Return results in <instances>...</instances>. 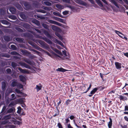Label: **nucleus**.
<instances>
[{
    "mask_svg": "<svg viewBox=\"0 0 128 128\" xmlns=\"http://www.w3.org/2000/svg\"><path fill=\"white\" fill-rule=\"evenodd\" d=\"M18 70L20 71V72L22 73L25 74L28 73V71L26 70H25L22 69L20 67H19L18 68Z\"/></svg>",
    "mask_w": 128,
    "mask_h": 128,
    "instance_id": "14",
    "label": "nucleus"
},
{
    "mask_svg": "<svg viewBox=\"0 0 128 128\" xmlns=\"http://www.w3.org/2000/svg\"><path fill=\"white\" fill-rule=\"evenodd\" d=\"M55 19L57 21L61 22H63V19H62L57 17H55Z\"/></svg>",
    "mask_w": 128,
    "mask_h": 128,
    "instance_id": "32",
    "label": "nucleus"
},
{
    "mask_svg": "<svg viewBox=\"0 0 128 128\" xmlns=\"http://www.w3.org/2000/svg\"><path fill=\"white\" fill-rule=\"evenodd\" d=\"M62 14L64 15H66L68 14V12L67 11H65L63 12Z\"/></svg>",
    "mask_w": 128,
    "mask_h": 128,
    "instance_id": "62",
    "label": "nucleus"
},
{
    "mask_svg": "<svg viewBox=\"0 0 128 128\" xmlns=\"http://www.w3.org/2000/svg\"><path fill=\"white\" fill-rule=\"evenodd\" d=\"M6 105H4L3 106V107L2 109V110L1 111V113H3V112H4V111H5V110H6Z\"/></svg>",
    "mask_w": 128,
    "mask_h": 128,
    "instance_id": "54",
    "label": "nucleus"
},
{
    "mask_svg": "<svg viewBox=\"0 0 128 128\" xmlns=\"http://www.w3.org/2000/svg\"><path fill=\"white\" fill-rule=\"evenodd\" d=\"M110 121L108 122V128H112V118H109Z\"/></svg>",
    "mask_w": 128,
    "mask_h": 128,
    "instance_id": "16",
    "label": "nucleus"
},
{
    "mask_svg": "<svg viewBox=\"0 0 128 128\" xmlns=\"http://www.w3.org/2000/svg\"><path fill=\"white\" fill-rule=\"evenodd\" d=\"M33 47L36 49H37L39 50H40L41 49V48L39 46H38L36 44H34V46H33Z\"/></svg>",
    "mask_w": 128,
    "mask_h": 128,
    "instance_id": "41",
    "label": "nucleus"
},
{
    "mask_svg": "<svg viewBox=\"0 0 128 128\" xmlns=\"http://www.w3.org/2000/svg\"><path fill=\"white\" fill-rule=\"evenodd\" d=\"M120 126L122 128H128V126L126 125H124L123 126L122 124L120 125Z\"/></svg>",
    "mask_w": 128,
    "mask_h": 128,
    "instance_id": "64",
    "label": "nucleus"
},
{
    "mask_svg": "<svg viewBox=\"0 0 128 128\" xmlns=\"http://www.w3.org/2000/svg\"><path fill=\"white\" fill-rule=\"evenodd\" d=\"M53 14L55 16H58L62 18H63V16L58 12H53Z\"/></svg>",
    "mask_w": 128,
    "mask_h": 128,
    "instance_id": "24",
    "label": "nucleus"
},
{
    "mask_svg": "<svg viewBox=\"0 0 128 128\" xmlns=\"http://www.w3.org/2000/svg\"><path fill=\"white\" fill-rule=\"evenodd\" d=\"M119 36L121 38L123 39H125L126 40H127L128 38L126 36H120L119 35Z\"/></svg>",
    "mask_w": 128,
    "mask_h": 128,
    "instance_id": "59",
    "label": "nucleus"
},
{
    "mask_svg": "<svg viewBox=\"0 0 128 128\" xmlns=\"http://www.w3.org/2000/svg\"><path fill=\"white\" fill-rule=\"evenodd\" d=\"M48 21L50 23L57 25L59 26H61L62 25V24L52 20L49 19L48 20Z\"/></svg>",
    "mask_w": 128,
    "mask_h": 128,
    "instance_id": "2",
    "label": "nucleus"
},
{
    "mask_svg": "<svg viewBox=\"0 0 128 128\" xmlns=\"http://www.w3.org/2000/svg\"><path fill=\"white\" fill-rule=\"evenodd\" d=\"M42 86H39L36 85L35 89L36 90L37 92H38L42 89Z\"/></svg>",
    "mask_w": 128,
    "mask_h": 128,
    "instance_id": "34",
    "label": "nucleus"
},
{
    "mask_svg": "<svg viewBox=\"0 0 128 128\" xmlns=\"http://www.w3.org/2000/svg\"><path fill=\"white\" fill-rule=\"evenodd\" d=\"M3 38L4 40L6 42H9L10 40V38L8 36H4Z\"/></svg>",
    "mask_w": 128,
    "mask_h": 128,
    "instance_id": "18",
    "label": "nucleus"
},
{
    "mask_svg": "<svg viewBox=\"0 0 128 128\" xmlns=\"http://www.w3.org/2000/svg\"><path fill=\"white\" fill-rule=\"evenodd\" d=\"M15 91L18 94H22V92L20 91V90L17 88H16Z\"/></svg>",
    "mask_w": 128,
    "mask_h": 128,
    "instance_id": "50",
    "label": "nucleus"
},
{
    "mask_svg": "<svg viewBox=\"0 0 128 128\" xmlns=\"http://www.w3.org/2000/svg\"><path fill=\"white\" fill-rule=\"evenodd\" d=\"M19 77L20 81L22 82H24L25 78L24 76L20 75L19 76Z\"/></svg>",
    "mask_w": 128,
    "mask_h": 128,
    "instance_id": "28",
    "label": "nucleus"
},
{
    "mask_svg": "<svg viewBox=\"0 0 128 128\" xmlns=\"http://www.w3.org/2000/svg\"><path fill=\"white\" fill-rule=\"evenodd\" d=\"M15 40L19 42L22 43L23 42V39L21 38H16Z\"/></svg>",
    "mask_w": 128,
    "mask_h": 128,
    "instance_id": "22",
    "label": "nucleus"
},
{
    "mask_svg": "<svg viewBox=\"0 0 128 128\" xmlns=\"http://www.w3.org/2000/svg\"><path fill=\"white\" fill-rule=\"evenodd\" d=\"M98 90V88H94L90 92V94L88 95L89 97H91L93 94L95 93Z\"/></svg>",
    "mask_w": 128,
    "mask_h": 128,
    "instance_id": "7",
    "label": "nucleus"
},
{
    "mask_svg": "<svg viewBox=\"0 0 128 128\" xmlns=\"http://www.w3.org/2000/svg\"><path fill=\"white\" fill-rule=\"evenodd\" d=\"M8 18L13 20H16L17 18L16 16L14 15L10 16H9Z\"/></svg>",
    "mask_w": 128,
    "mask_h": 128,
    "instance_id": "39",
    "label": "nucleus"
},
{
    "mask_svg": "<svg viewBox=\"0 0 128 128\" xmlns=\"http://www.w3.org/2000/svg\"><path fill=\"white\" fill-rule=\"evenodd\" d=\"M118 98L120 100H122L124 101V100H127V98L125 97H124L122 95H118Z\"/></svg>",
    "mask_w": 128,
    "mask_h": 128,
    "instance_id": "10",
    "label": "nucleus"
},
{
    "mask_svg": "<svg viewBox=\"0 0 128 128\" xmlns=\"http://www.w3.org/2000/svg\"><path fill=\"white\" fill-rule=\"evenodd\" d=\"M42 39L49 44L51 45L52 44V42L51 40L46 37H43Z\"/></svg>",
    "mask_w": 128,
    "mask_h": 128,
    "instance_id": "8",
    "label": "nucleus"
},
{
    "mask_svg": "<svg viewBox=\"0 0 128 128\" xmlns=\"http://www.w3.org/2000/svg\"><path fill=\"white\" fill-rule=\"evenodd\" d=\"M56 8L62 10L64 8V7L63 6L59 4H56Z\"/></svg>",
    "mask_w": 128,
    "mask_h": 128,
    "instance_id": "23",
    "label": "nucleus"
},
{
    "mask_svg": "<svg viewBox=\"0 0 128 128\" xmlns=\"http://www.w3.org/2000/svg\"><path fill=\"white\" fill-rule=\"evenodd\" d=\"M32 51L34 52H35L37 54H40V52L38 51H37L34 49H32Z\"/></svg>",
    "mask_w": 128,
    "mask_h": 128,
    "instance_id": "58",
    "label": "nucleus"
},
{
    "mask_svg": "<svg viewBox=\"0 0 128 128\" xmlns=\"http://www.w3.org/2000/svg\"><path fill=\"white\" fill-rule=\"evenodd\" d=\"M53 50L55 51V52H56L57 54H58L61 55V56H62L63 54L62 53V52L58 50L56 48H54V49H53Z\"/></svg>",
    "mask_w": 128,
    "mask_h": 128,
    "instance_id": "20",
    "label": "nucleus"
},
{
    "mask_svg": "<svg viewBox=\"0 0 128 128\" xmlns=\"http://www.w3.org/2000/svg\"><path fill=\"white\" fill-rule=\"evenodd\" d=\"M2 57H4L9 58L10 57V55L8 54H2Z\"/></svg>",
    "mask_w": 128,
    "mask_h": 128,
    "instance_id": "43",
    "label": "nucleus"
},
{
    "mask_svg": "<svg viewBox=\"0 0 128 128\" xmlns=\"http://www.w3.org/2000/svg\"><path fill=\"white\" fill-rule=\"evenodd\" d=\"M55 40L56 43L58 44L59 45L63 46L64 45L60 41L58 40L57 39L55 38Z\"/></svg>",
    "mask_w": 128,
    "mask_h": 128,
    "instance_id": "33",
    "label": "nucleus"
},
{
    "mask_svg": "<svg viewBox=\"0 0 128 128\" xmlns=\"http://www.w3.org/2000/svg\"><path fill=\"white\" fill-rule=\"evenodd\" d=\"M11 116L10 114L8 115L4 116L3 117V118L4 120H8L10 118Z\"/></svg>",
    "mask_w": 128,
    "mask_h": 128,
    "instance_id": "27",
    "label": "nucleus"
},
{
    "mask_svg": "<svg viewBox=\"0 0 128 128\" xmlns=\"http://www.w3.org/2000/svg\"><path fill=\"white\" fill-rule=\"evenodd\" d=\"M42 4H44L48 6H50L52 5V4L51 2L48 1H44L43 2Z\"/></svg>",
    "mask_w": 128,
    "mask_h": 128,
    "instance_id": "25",
    "label": "nucleus"
},
{
    "mask_svg": "<svg viewBox=\"0 0 128 128\" xmlns=\"http://www.w3.org/2000/svg\"><path fill=\"white\" fill-rule=\"evenodd\" d=\"M38 42L44 48H49V46L43 41L40 40L38 41Z\"/></svg>",
    "mask_w": 128,
    "mask_h": 128,
    "instance_id": "1",
    "label": "nucleus"
},
{
    "mask_svg": "<svg viewBox=\"0 0 128 128\" xmlns=\"http://www.w3.org/2000/svg\"><path fill=\"white\" fill-rule=\"evenodd\" d=\"M58 126L59 128H63V127L60 123H58Z\"/></svg>",
    "mask_w": 128,
    "mask_h": 128,
    "instance_id": "63",
    "label": "nucleus"
},
{
    "mask_svg": "<svg viewBox=\"0 0 128 128\" xmlns=\"http://www.w3.org/2000/svg\"><path fill=\"white\" fill-rule=\"evenodd\" d=\"M16 87L17 88H19L21 89L23 88V86L22 84L18 83Z\"/></svg>",
    "mask_w": 128,
    "mask_h": 128,
    "instance_id": "38",
    "label": "nucleus"
},
{
    "mask_svg": "<svg viewBox=\"0 0 128 128\" xmlns=\"http://www.w3.org/2000/svg\"><path fill=\"white\" fill-rule=\"evenodd\" d=\"M8 127L9 128H16V126L13 124L8 125Z\"/></svg>",
    "mask_w": 128,
    "mask_h": 128,
    "instance_id": "52",
    "label": "nucleus"
},
{
    "mask_svg": "<svg viewBox=\"0 0 128 128\" xmlns=\"http://www.w3.org/2000/svg\"><path fill=\"white\" fill-rule=\"evenodd\" d=\"M37 12L43 13H46V11L41 9H40L37 10Z\"/></svg>",
    "mask_w": 128,
    "mask_h": 128,
    "instance_id": "44",
    "label": "nucleus"
},
{
    "mask_svg": "<svg viewBox=\"0 0 128 128\" xmlns=\"http://www.w3.org/2000/svg\"><path fill=\"white\" fill-rule=\"evenodd\" d=\"M2 88L3 90H4L6 89V83L5 82L3 81L2 82Z\"/></svg>",
    "mask_w": 128,
    "mask_h": 128,
    "instance_id": "12",
    "label": "nucleus"
},
{
    "mask_svg": "<svg viewBox=\"0 0 128 128\" xmlns=\"http://www.w3.org/2000/svg\"><path fill=\"white\" fill-rule=\"evenodd\" d=\"M24 5L25 7L27 10L30 9L31 8V7L30 4L27 2H25L24 4Z\"/></svg>",
    "mask_w": 128,
    "mask_h": 128,
    "instance_id": "6",
    "label": "nucleus"
},
{
    "mask_svg": "<svg viewBox=\"0 0 128 128\" xmlns=\"http://www.w3.org/2000/svg\"><path fill=\"white\" fill-rule=\"evenodd\" d=\"M0 22L3 24L6 25H8L10 24V23L8 22L5 20H0Z\"/></svg>",
    "mask_w": 128,
    "mask_h": 128,
    "instance_id": "15",
    "label": "nucleus"
},
{
    "mask_svg": "<svg viewBox=\"0 0 128 128\" xmlns=\"http://www.w3.org/2000/svg\"><path fill=\"white\" fill-rule=\"evenodd\" d=\"M14 103L13 102H11L8 105V107H12V106L14 105Z\"/></svg>",
    "mask_w": 128,
    "mask_h": 128,
    "instance_id": "61",
    "label": "nucleus"
},
{
    "mask_svg": "<svg viewBox=\"0 0 128 128\" xmlns=\"http://www.w3.org/2000/svg\"><path fill=\"white\" fill-rule=\"evenodd\" d=\"M56 71L60 72H64L67 71V70L64 69L62 68H58L56 70Z\"/></svg>",
    "mask_w": 128,
    "mask_h": 128,
    "instance_id": "21",
    "label": "nucleus"
},
{
    "mask_svg": "<svg viewBox=\"0 0 128 128\" xmlns=\"http://www.w3.org/2000/svg\"><path fill=\"white\" fill-rule=\"evenodd\" d=\"M11 48L14 50H16L17 49L16 46L14 45H12L10 46Z\"/></svg>",
    "mask_w": 128,
    "mask_h": 128,
    "instance_id": "48",
    "label": "nucleus"
},
{
    "mask_svg": "<svg viewBox=\"0 0 128 128\" xmlns=\"http://www.w3.org/2000/svg\"><path fill=\"white\" fill-rule=\"evenodd\" d=\"M13 111V109L11 108L8 109L7 111L6 114L8 113H10L12 112Z\"/></svg>",
    "mask_w": 128,
    "mask_h": 128,
    "instance_id": "47",
    "label": "nucleus"
},
{
    "mask_svg": "<svg viewBox=\"0 0 128 128\" xmlns=\"http://www.w3.org/2000/svg\"><path fill=\"white\" fill-rule=\"evenodd\" d=\"M97 3L99 4H100L101 6H103L102 3L100 0H96Z\"/></svg>",
    "mask_w": 128,
    "mask_h": 128,
    "instance_id": "49",
    "label": "nucleus"
},
{
    "mask_svg": "<svg viewBox=\"0 0 128 128\" xmlns=\"http://www.w3.org/2000/svg\"><path fill=\"white\" fill-rule=\"evenodd\" d=\"M9 10L12 14H15L16 12V9L13 7H10L9 8Z\"/></svg>",
    "mask_w": 128,
    "mask_h": 128,
    "instance_id": "9",
    "label": "nucleus"
},
{
    "mask_svg": "<svg viewBox=\"0 0 128 128\" xmlns=\"http://www.w3.org/2000/svg\"><path fill=\"white\" fill-rule=\"evenodd\" d=\"M18 82L16 81H13L11 83V86L12 87H14L17 86Z\"/></svg>",
    "mask_w": 128,
    "mask_h": 128,
    "instance_id": "19",
    "label": "nucleus"
},
{
    "mask_svg": "<svg viewBox=\"0 0 128 128\" xmlns=\"http://www.w3.org/2000/svg\"><path fill=\"white\" fill-rule=\"evenodd\" d=\"M92 86V84H90V85L89 87L88 88V89L86 90L83 92L82 93L84 94V93H86L87 92L88 90H90V89L91 88V87Z\"/></svg>",
    "mask_w": 128,
    "mask_h": 128,
    "instance_id": "53",
    "label": "nucleus"
},
{
    "mask_svg": "<svg viewBox=\"0 0 128 128\" xmlns=\"http://www.w3.org/2000/svg\"><path fill=\"white\" fill-rule=\"evenodd\" d=\"M15 6L17 8L18 10H22L23 9L21 6L19 4H16Z\"/></svg>",
    "mask_w": 128,
    "mask_h": 128,
    "instance_id": "17",
    "label": "nucleus"
},
{
    "mask_svg": "<svg viewBox=\"0 0 128 128\" xmlns=\"http://www.w3.org/2000/svg\"><path fill=\"white\" fill-rule=\"evenodd\" d=\"M51 28L53 30L56 32H60L61 30L60 28L54 25H52Z\"/></svg>",
    "mask_w": 128,
    "mask_h": 128,
    "instance_id": "5",
    "label": "nucleus"
},
{
    "mask_svg": "<svg viewBox=\"0 0 128 128\" xmlns=\"http://www.w3.org/2000/svg\"><path fill=\"white\" fill-rule=\"evenodd\" d=\"M32 6L35 8H39L40 6L38 3L36 2H33L32 4Z\"/></svg>",
    "mask_w": 128,
    "mask_h": 128,
    "instance_id": "29",
    "label": "nucleus"
},
{
    "mask_svg": "<svg viewBox=\"0 0 128 128\" xmlns=\"http://www.w3.org/2000/svg\"><path fill=\"white\" fill-rule=\"evenodd\" d=\"M20 17L23 19H25L26 18V16L25 14L22 12L20 13Z\"/></svg>",
    "mask_w": 128,
    "mask_h": 128,
    "instance_id": "26",
    "label": "nucleus"
},
{
    "mask_svg": "<svg viewBox=\"0 0 128 128\" xmlns=\"http://www.w3.org/2000/svg\"><path fill=\"white\" fill-rule=\"evenodd\" d=\"M15 29L20 32L22 33L24 32L23 30L19 27H16Z\"/></svg>",
    "mask_w": 128,
    "mask_h": 128,
    "instance_id": "36",
    "label": "nucleus"
},
{
    "mask_svg": "<svg viewBox=\"0 0 128 128\" xmlns=\"http://www.w3.org/2000/svg\"><path fill=\"white\" fill-rule=\"evenodd\" d=\"M56 108L58 110V111L56 112V113L54 114V115H53V117H55L56 116H57L58 115L59 113V110L58 109L57 107H56Z\"/></svg>",
    "mask_w": 128,
    "mask_h": 128,
    "instance_id": "55",
    "label": "nucleus"
},
{
    "mask_svg": "<svg viewBox=\"0 0 128 128\" xmlns=\"http://www.w3.org/2000/svg\"><path fill=\"white\" fill-rule=\"evenodd\" d=\"M10 54L12 55H16L18 54L15 51L11 52Z\"/></svg>",
    "mask_w": 128,
    "mask_h": 128,
    "instance_id": "51",
    "label": "nucleus"
},
{
    "mask_svg": "<svg viewBox=\"0 0 128 128\" xmlns=\"http://www.w3.org/2000/svg\"><path fill=\"white\" fill-rule=\"evenodd\" d=\"M111 0V2L112 3L116 6L118 8H119V6L118 5L114 0Z\"/></svg>",
    "mask_w": 128,
    "mask_h": 128,
    "instance_id": "35",
    "label": "nucleus"
},
{
    "mask_svg": "<svg viewBox=\"0 0 128 128\" xmlns=\"http://www.w3.org/2000/svg\"><path fill=\"white\" fill-rule=\"evenodd\" d=\"M21 52L24 55L28 56L30 54V52L26 50H21Z\"/></svg>",
    "mask_w": 128,
    "mask_h": 128,
    "instance_id": "11",
    "label": "nucleus"
},
{
    "mask_svg": "<svg viewBox=\"0 0 128 128\" xmlns=\"http://www.w3.org/2000/svg\"><path fill=\"white\" fill-rule=\"evenodd\" d=\"M115 65L116 68L118 70H121L122 64L118 62H115Z\"/></svg>",
    "mask_w": 128,
    "mask_h": 128,
    "instance_id": "3",
    "label": "nucleus"
},
{
    "mask_svg": "<svg viewBox=\"0 0 128 128\" xmlns=\"http://www.w3.org/2000/svg\"><path fill=\"white\" fill-rule=\"evenodd\" d=\"M58 31H56L55 32V34L58 36L59 38L62 41L63 40V38L62 36L58 32Z\"/></svg>",
    "mask_w": 128,
    "mask_h": 128,
    "instance_id": "13",
    "label": "nucleus"
},
{
    "mask_svg": "<svg viewBox=\"0 0 128 128\" xmlns=\"http://www.w3.org/2000/svg\"><path fill=\"white\" fill-rule=\"evenodd\" d=\"M72 100L69 99H68L66 100L64 104L65 105L66 104V106H67L70 104V102H71Z\"/></svg>",
    "mask_w": 128,
    "mask_h": 128,
    "instance_id": "37",
    "label": "nucleus"
},
{
    "mask_svg": "<svg viewBox=\"0 0 128 128\" xmlns=\"http://www.w3.org/2000/svg\"><path fill=\"white\" fill-rule=\"evenodd\" d=\"M34 22L38 26H39L40 25V22L36 19L34 20Z\"/></svg>",
    "mask_w": 128,
    "mask_h": 128,
    "instance_id": "40",
    "label": "nucleus"
},
{
    "mask_svg": "<svg viewBox=\"0 0 128 128\" xmlns=\"http://www.w3.org/2000/svg\"><path fill=\"white\" fill-rule=\"evenodd\" d=\"M19 64L21 66H24V67L26 68L29 69H30L31 68V67L29 65H28V64L25 63L24 62H19Z\"/></svg>",
    "mask_w": 128,
    "mask_h": 128,
    "instance_id": "4",
    "label": "nucleus"
},
{
    "mask_svg": "<svg viewBox=\"0 0 128 128\" xmlns=\"http://www.w3.org/2000/svg\"><path fill=\"white\" fill-rule=\"evenodd\" d=\"M42 26L45 28L46 29H48V26L47 24L44 23H43L42 24Z\"/></svg>",
    "mask_w": 128,
    "mask_h": 128,
    "instance_id": "42",
    "label": "nucleus"
},
{
    "mask_svg": "<svg viewBox=\"0 0 128 128\" xmlns=\"http://www.w3.org/2000/svg\"><path fill=\"white\" fill-rule=\"evenodd\" d=\"M6 72L8 74H10L11 72V70L10 68H8L6 70Z\"/></svg>",
    "mask_w": 128,
    "mask_h": 128,
    "instance_id": "57",
    "label": "nucleus"
},
{
    "mask_svg": "<svg viewBox=\"0 0 128 128\" xmlns=\"http://www.w3.org/2000/svg\"><path fill=\"white\" fill-rule=\"evenodd\" d=\"M11 65L12 67L14 68H15L17 66V64L16 63L14 62H12L11 63Z\"/></svg>",
    "mask_w": 128,
    "mask_h": 128,
    "instance_id": "46",
    "label": "nucleus"
},
{
    "mask_svg": "<svg viewBox=\"0 0 128 128\" xmlns=\"http://www.w3.org/2000/svg\"><path fill=\"white\" fill-rule=\"evenodd\" d=\"M13 122L14 124L15 125L18 124L20 125L21 123L20 122L17 120H14Z\"/></svg>",
    "mask_w": 128,
    "mask_h": 128,
    "instance_id": "45",
    "label": "nucleus"
},
{
    "mask_svg": "<svg viewBox=\"0 0 128 128\" xmlns=\"http://www.w3.org/2000/svg\"><path fill=\"white\" fill-rule=\"evenodd\" d=\"M25 62L28 64L32 65L33 64V63L34 62H31L30 60L28 59H26L25 60Z\"/></svg>",
    "mask_w": 128,
    "mask_h": 128,
    "instance_id": "30",
    "label": "nucleus"
},
{
    "mask_svg": "<svg viewBox=\"0 0 128 128\" xmlns=\"http://www.w3.org/2000/svg\"><path fill=\"white\" fill-rule=\"evenodd\" d=\"M0 13L1 15H4L5 13V11L2 9H1L0 10Z\"/></svg>",
    "mask_w": 128,
    "mask_h": 128,
    "instance_id": "56",
    "label": "nucleus"
},
{
    "mask_svg": "<svg viewBox=\"0 0 128 128\" xmlns=\"http://www.w3.org/2000/svg\"><path fill=\"white\" fill-rule=\"evenodd\" d=\"M22 98H20L18 100V101L21 103H23L24 102V101Z\"/></svg>",
    "mask_w": 128,
    "mask_h": 128,
    "instance_id": "60",
    "label": "nucleus"
},
{
    "mask_svg": "<svg viewBox=\"0 0 128 128\" xmlns=\"http://www.w3.org/2000/svg\"><path fill=\"white\" fill-rule=\"evenodd\" d=\"M44 32L46 36L50 38L51 37V35L46 30L44 31Z\"/></svg>",
    "mask_w": 128,
    "mask_h": 128,
    "instance_id": "31",
    "label": "nucleus"
}]
</instances>
